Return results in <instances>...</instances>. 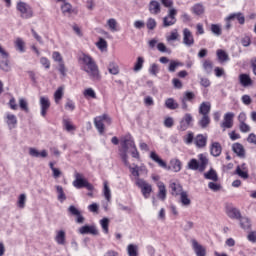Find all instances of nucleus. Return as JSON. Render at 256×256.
<instances>
[{
    "label": "nucleus",
    "instance_id": "1",
    "mask_svg": "<svg viewBox=\"0 0 256 256\" xmlns=\"http://www.w3.org/2000/svg\"><path fill=\"white\" fill-rule=\"evenodd\" d=\"M129 153L134 159H139V151L131 134H127L120 140L119 156L126 167H129Z\"/></svg>",
    "mask_w": 256,
    "mask_h": 256
},
{
    "label": "nucleus",
    "instance_id": "2",
    "mask_svg": "<svg viewBox=\"0 0 256 256\" xmlns=\"http://www.w3.org/2000/svg\"><path fill=\"white\" fill-rule=\"evenodd\" d=\"M78 63L80 65L81 71H84L91 79V81H99L101 79V72L99 71V66L97 62L91 55L82 53L78 57Z\"/></svg>",
    "mask_w": 256,
    "mask_h": 256
},
{
    "label": "nucleus",
    "instance_id": "3",
    "mask_svg": "<svg viewBox=\"0 0 256 256\" xmlns=\"http://www.w3.org/2000/svg\"><path fill=\"white\" fill-rule=\"evenodd\" d=\"M207 165H209V159L207 158V156L205 154H199L198 160L195 158L190 159L187 164V169L203 173V171L207 169Z\"/></svg>",
    "mask_w": 256,
    "mask_h": 256
},
{
    "label": "nucleus",
    "instance_id": "4",
    "mask_svg": "<svg viewBox=\"0 0 256 256\" xmlns=\"http://www.w3.org/2000/svg\"><path fill=\"white\" fill-rule=\"evenodd\" d=\"M75 180L73 181L72 185L76 189H83L85 187L88 191H93L94 187L93 184L89 183L85 176L79 172L74 173Z\"/></svg>",
    "mask_w": 256,
    "mask_h": 256
},
{
    "label": "nucleus",
    "instance_id": "5",
    "mask_svg": "<svg viewBox=\"0 0 256 256\" xmlns=\"http://www.w3.org/2000/svg\"><path fill=\"white\" fill-rule=\"evenodd\" d=\"M107 125H111V117H109V115L107 114H103L101 116H97L94 119V125L98 131V133H100V135H103V133H105V124Z\"/></svg>",
    "mask_w": 256,
    "mask_h": 256
},
{
    "label": "nucleus",
    "instance_id": "6",
    "mask_svg": "<svg viewBox=\"0 0 256 256\" xmlns=\"http://www.w3.org/2000/svg\"><path fill=\"white\" fill-rule=\"evenodd\" d=\"M136 185L141 189L144 199L151 197V193L153 192V186H151V184L141 178H136Z\"/></svg>",
    "mask_w": 256,
    "mask_h": 256
},
{
    "label": "nucleus",
    "instance_id": "7",
    "mask_svg": "<svg viewBox=\"0 0 256 256\" xmlns=\"http://www.w3.org/2000/svg\"><path fill=\"white\" fill-rule=\"evenodd\" d=\"M16 9L19 11L22 19H31V17H33V10L31 9V6L25 2H18Z\"/></svg>",
    "mask_w": 256,
    "mask_h": 256
},
{
    "label": "nucleus",
    "instance_id": "8",
    "mask_svg": "<svg viewBox=\"0 0 256 256\" xmlns=\"http://www.w3.org/2000/svg\"><path fill=\"white\" fill-rule=\"evenodd\" d=\"M177 9L171 8L168 10L167 16L163 18V27H171L177 23Z\"/></svg>",
    "mask_w": 256,
    "mask_h": 256
},
{
    "label": "nucleus",
    "instance_id": "9",
    "mask_svg": "<svg viewBox=\"0 0 256 256\" xmlns=\"http://www.w3.org/2000/svg\"><path fill=\"white\" fill-rule=\"evenodd\" d=\"M189 127H193V116L191 113H186L181 119L178 129L180 131H187Z\"/></svg>",
    "mask_w": 256,
    "mask_h": 256
},
{
    "label": "nucleus",
    "instance_id": "10",
    "mask_svg": "<svg viewBox=\"0 0 256 256\" xmlns=\"http://www.w3.org/2000/svg\"><path fill=\"white\" fill-rule=\"evenodd\" d=\"M191 243L196 256H207V249L203 245L199 244L197 240L192 239Z\"/></svg>",
    "mask_w": 256,
    "mask_h": 256
},
{
    "label": "nucleus",
    "instance_id": "11",
    "mask_svg": "<svg viewBox=\"0 0 256 256\" xmlns=\"http://www.w3.org/2000/svg\"><path fill=\"white\" fill-rule=\"evenodd\" d=\"M235 117V114L233 112H227L224 115V120L220 124V127L225 131V129H231L233 127V118Z\"/></svg>",
    "mask_w": 256,
    "mask_h": 256
},
{
    "label": "nucleus",
    "instance_id": "12",
    "mask_svg": "<svg viewBox=\"0 0 256 256\" xmlns=\"http://www.w3.org/2000/svg\"><path fill=\"white\" fill-rule=\"evenodd\" d=\"M183 43L186 47H193L195 45V38L193 37V33L188 28L183 30Z\"/></svg>",
    "mask_w": 256,
    "mask_h": 256
},
{
    "label": "nucleus",
    "instance_id": "13",
    "mask_svg": "<svg viewBox=\"0 0 256 256\" xmlns=\"http://www.w3.org/2000/svg\"><path fill=\"white\" fill-rule=\"evenodd\" d=\"M234 174L238 175L240 179H249V168H247V164L243 163L238 165Z\"/></svg>",
    "mask_w": 256,
    "mask_h": 256
},
{
    "label": "nucleus",
    "instance_id": "14",
    "mask_svg": "<svg viewBox=\"0 0 256 256\" xmlns=\"http://www.w3.org/2000/svg\"><path fill=\"white\" fill-rule=\"evenodd\" d=\"M49 107H51V101H49V97L41 96L40 97V109L42 117L47 116V111H49Z\"/></svg>",
    "mask_w": 256,
    "mask_h": 256
},
{
    "label": "nucleus",
    "instance_id": "15",
    "mask_svg": "<svg viewBox=\"0 0 256 256\" xmlns=\"http://www.w3.org/2000/svg\"><path fill=\"white\" fill-rule=\"evenodd\" d=\"M80 235H99V230L95 226L85 225L78 229Z\"/></svg>",
    "mask_w": 256,
    "mask_h": 256
},
{
    "label": "nucleus",
    "instance_id": "16",
    "mask_svg": "<svg viewBox=\"0 0 256 256\" xmlns=\"http://www.w3.org/2000/svg\"><path fill=\"white\" fill-rule=\"evenodd\" d=\"M126 167L130 169L131 175H133V177H136V179H139L141 175L140 173H147V168H145V166L134 165V167H132L129 163V166Z\"/></svg>",
    "mask_w": 256,
    "mask_h": 256
},
{
    "label": "nucleus",
    "instance_id": "17",
    "mask_svg": "<svg viewBox=\"0 0 256 256\" xmlns=\"http://www.w3.org/2000/svg\"><path fill=\"white\" fill-rule=\"evenodd\" d=\"M5 122L10 130L15 129L17 127V116L8 112L5 116Z\"/></svg>",
    "mask_w": 256,
    "mask_h": 256
},
{
    "label": "nucleus",
    "instance_id": "18",
    "mask_svg": "<svg viewBox=\"0 0 256 256\" xmlns=\"http://www.w3.org/2000/svg\"><path fill=\"white\" fill-rule=\"evenodd\" d=\"M148 9L151 15H159L161 13V3L157 0H152L148 5Z\"/></svg>",
    "mask_w": 256,
    "mask_h": 256
},
{
    "label": "nucleus",
    "instance_id": "19",
    "mask_svg": "<svg viewBox=\"0 0 256 256\" xmlns=\"http://www.w3.org/2000/svg\"><path fill=\"white\" fill-rule=\"evenodd\" d=\"M232 151L240 157V159H245V147L241 143H234L232 145Z\"/></svg>",
    "mask_w": 256,
    "mask_h": 256
},
{
    "label": "nucleus",
    "instance_id": "20",
    "mask_svg": "<svg viewBox=\"0 0 256 256\" xmlns=\"http://www.w3.org/2000/svg\"><path fill=\"white\" fill-rule=\"evenodd\" d=\"M226 214L230 219H241V212L233 206L226 207Z\"/></svg>",
    "mask_w": 256,
    "mask_h": 256
},
{
    "label": "nucleus",
    "instance_id": "21",
    "mask_svg": "<svg viewBox=\"0 0 256 256\" xmlns=\"http://www.w3.org/2000/svg\"><path fill=\"white\" fill-rule=\"evenodd\" d=\"M199 115H209L211 113V102H202L198 108Z\"/></svg>",
    "mask_w": 256,
    "mask_h": 256
},
{
    "label": "nucleus",
    "instance_id": "22",
    "mask_svg": "<svg viewBox=\"0 0 256 256\" xmlns=\"http://www.w3.org/2000/svg\"><path fill=\"white\" fill-rule=\"evenodd\" d=\"M170 189H171V195L174 197H178V195H181V193H184L183 186L179 183L172 182L170 183Z\"/></svg>",
    "mask_w": 256,
    "mask_h": 256
},
{
    "label": "nucleus",
    "instance_id": "23",
    "mask_svg": "<svg viewBox=\"0 0 256 256\" xmlns=\"http://www.w3.org/2000/svg\"><path fill=\"white\" fill-rule=\"evenodd\" d=\"M48 155L49 153L47 152V150H42L41 152H39V150H37L36 148H29L30 157H41L42 159H45V157H48Z\"/></svg>",
    "mask_w": 256,
    "mask_h": 256
},
{
    "label": "nucleus",
    "instance_id": "24",
    "mask_svg": "<svg viewBox=\"0 0 256 256\" xmlns=\"http://www.w3.org/2000/svg\"><path fill=\"white\" fill-rule=\"evenodd\" d=\"M55 241L58 245H65L67 243V237L65 234V230L56 231Z\"/></svg>",
    "mask_w": 256,
    "mask_h": 256
},
{
    "label": "nucleus",
    "instance_id": "25",
    "mask_svg": "<svg viewBox=\"0 0 256 256\" xmlns=\"http://www.w3.org/2000/svg\"><path fill=\"white\" fill-rule=\"evenodd\" d=\"M239 83L242 87H250V85H253V80H251V76L248 74H240Z\"/></svg>",
    "mask_w": 256,
    "mask_h": 256
},
{
    "label": "nucleus",
    "instance_id": "26",
    "mask_svg": "<svg viewBox=\"0 0 256 256\" xmlns=\"http://www.w3.org/2000/svg\"><path fill=\"white\" fill-rule=\"evenodd\" d=\"M198 125L201 129H207L211 125V117L209 115H202L198 121Z\"/></svg>",
    "mask_w": 256,
    "mask_h": 256
},
{
    "label": "nucleus",
    "instance_id": "27",
    "mask_svg": "<svg viewBox=\"0 0 256 256\" xmlns=\"http://www.w3.org/2000/svg\"><path fill=\"white\" fill-rule=\"evenodd\" d=\"M150 159H152V161L157 163L159 165V167H162V169H167V163L165 161H163V159H160L159 155H157V153L152 151L150 153Z\"/></svg>",
    "mask_w": 256,
    "mask_h": 256
},
{
    "label": "nucleus",
    "instance_id": "28",
    "mask_svg": "<svg viewBox=\"0 0 256 256\" xmlns=\"http://www.w3.org/2000/svg\"><path fill=\"white\" fill-rule=\"evenodd\" d=\"M221 144L219 142H213L211 144L210 153L213 155V157H219L221 155Z\"/></svg>",
    "mask_w": 256,
    "mask_h": 256
},
{
    "label": "nucleus",
    "instance_id": "29",
    "mask_svg": "<svg viewBox=\"0 0 256 256\" xmlns=\"http://www.w3.org/2000/svg\"><path fill=\"white\" fill-rule=\"evenodd\" d=\"M235 19H237V21L240 23V25L245 24V16H243L241 14V12L230 14L227 17V21H235Z\"/></svg>",
    "mask_w": 256,
    "mask_h": 256
},
{
    "label": "nucleus",
    "instance_id": "30",
    "mask_svg": "<svg viewBox=\"0 0 256 256\" xmlns=\"http://www.w3.org/2000/svg\"><path fill=\"white\" fill-rule=\"evenodd\" d=\"M158 189V198L161 199V201H165V199H167V188L165 187V184L163 182H159Z\"/></svg>",
    "mask_w": 256,
    "mask_h": 256
},
{
    "label": "nucleus",
    "instance_id": "31",
    "mask_svg": "<svg viewBox=\"0 0 256 256\" xmlns=\"http://www.w3.org/2000/svg\"><path fill=\"white\" fill-rule=\"evenodd\" d=\"M165 107L171 111H174V109L179 108V103H177V101H175L173 98H167L165 101Z\"/></svg>",
    "mask_w": 256,
    "mask_h": 256
},
{
    "label": "nucleus",
    "instance_id": "32",
    "mask_svg": "<svg viewBox=\"0 0 256 256\" xmlns=\"http://www.w3.org/2000/svg\"><path fill=\"white\" fill-rule=\"evenodd\" d=\"M180 203L183 207H189L191 205V199H189V194L186 191L180 194Z\"/></svg>",
    "mask_w": 256,
    "mask_h": 256
},
{
    "label": "nucleus",
    "instance_id": "33",
    "mask_svg": "<svg viewBox=\"0 0 256 256\" xmlns=\"http://www.w3.org/2000/svg\"><path fill=\"white\" fill-rule=\"evenodd\" d=\"M128 256H139V246L136 244H129L127 246Z\"/></svg>",
    "mask_w": 256,
    "mask_h": 256
},
{
    "label": "nucleus",
    "instance_id": "34",
    "mask_svg": "<svg viewBox=\"0 0 256 256\" xmlns=\"http://www.w3.org/2000/svg\"><path fill=\"white\" fill-rule=\"evenodd\" d=\"M3 60L0 61V69L9 73L11 71V65H9V57H2Z\"/></svg>",
    "mask_w": 256,
    "mask_h": 256
},
{
    "label": "nucleus",
    "instance_id": "35",
    "mask_svg": "<svg viewBox=\"0 0 256 256\" xmlns=\"http://www.w3.org/2000/svg\"><path fill=\"white\" fill-rule=\"evenodd\" d=\"M56 188V192H57V199L58 201H60V203H63L64 201H66L67 196L65 195V191H63V186H55Z\"/></svg>",
    "mask_w": 256,
    "mask_h": 256
},
{
    "label": "nucleus",
    "instance_id": "36",
    "mask_svg": "<svg viewBox=\"0 0 256 256\" xmlns=\"http://www.w3.org/2000/svg\"><path fill=\"white\" fill-rule=\"evenodd\" d=\"M204 177L209 181H219V176L217 175V172L214 169H210V171L204 173Z\"/></svg>",
    "mask_w": 256,
    "mask_h": 256
},
{
    "label": "nucleus",
    "instance_id": "37",
    "mask_svg": "<svg viewBox=\"0 0 256 256\" xmlns=\"http://www.w3.org/2000/svg\"><path fill=\"white\" fill-rule=\"evenodd\" d=\"M216 55L220 63H225V61H229V54H227V52H225L224 50L218 49Z\"/></svg>",
    "mask_w": 256,
    "mask_h": 256
},
{
    "label": "nucleus",
    "instance_id": "38",
    "mask_svg": "<svg viewBox=\"0 0 256 256\" xmlns=\"http://www.w3.org/2000/svg\"><path fill=\"white\" fill-rule=\"evenodd\" d=\"M192 12L194 15H203V13H205V6L201 3H197L192 7Z\"/></svg>",
    "mask_w": 256,
    "mask_h": 256
},
{
    "label": "nucleus",
    "instance_id": "39",
    "mask_svg": "<svg viewBox=\"0 0 256 256\" xmlns=\"http://www.w3.org/2000/svg\"><path fill=\"white\" fill-rule=\"evenodd\" d=\"M104 188H103V195L108 201V203L111 201V188H109V183L107 181H104Z\"/></svg>",
    "mask_w": 256,
    "mask_h": 256
},
{
    "label": "nucleus",
    "instance_id": "40",
    "mask_svg": "<svg viewBox=\"0 0 256 256\" xmlns=\"http://www.w3.org/2000/svg\"><path fill=\"white\" fill-rule=\"evenodd\" d=\"M195 145L196 147H205V145H207V137L203 136V135H198L195 138Z\"/></svg>",
    "mask_w": 256,
    "mask_h": 256
},
{
    "label": "nucleus",
    "instance_id": "41",
    "mask_svg": "<svg viewBox=\"0 0 256 256\" xmlns=\"http://www.w3.org/2000/svg\"><path fill=\"white\" fill-rule=\"evenodd\" d=\"M145 63V58L139 56L134 64V68L133 71H135V73L141 71V69H143V64Z\"/></svg>",
    "mask_w": 256,
    "mask_h": 256
},
{
    "label": "nucleus",
    "instance_id": "42",
    "mask_svg": "<svg viewBox=\"0 0 256 256\" xmlns=\"http://www.w3.org/2000/svg\"><path fill=\"white\" fill-rule=\"evenodd\" d=\"M64 89L63 86H60L54 93V101L55 103L59 104V102L61 101V99H63V95H64Z\"/></svg>",
    "mask_w": 256,
    "mask_h": 256
},
{
    "label": "nucleus",
    "instance_id": "43",
    "mask_svg": "<svg viewBox=\"0 0 256 256\" xmlns=\"http://www.w3.org/2000/svg\"><path fill=\"white\" fill-rule=\"evenodd\" d=\"M210 31L215 35L216 37H221L223 31L221 30L220 24H211Z\"/></svg>",
    "mask_w": 256,
    "mask_h": 256
},
{
    "label": "nucleus",
    "instance_id": "44",
    "mask_svg": "<svg viewBox=\"0 0 256 256\" xmlns=\"http://www.w3.org/2000/svg\"><path fill=\"white\" fill-rule=\"evenodd\" d=\"M110 75H119V65L115 62H110L108 65Z\"/></svg>",
    "mask_w": 256,
    "mask_h": 256
},
{
    "label": "nucleus",
    "instance_id": "45",
    "mask_svg": "<svg viewBox=\"0 0 256 256\" xmlns=\"http://www.w3.org/2000/svg\"><path fill=\"white\" fill-rule=\"evenodd\" d=\"M239 220H240V227H242V229L244 230L251 229V221L249 220V218L240 216Z\"/></svg>",
    "mask_w": 256,
    "mask_h": 256
},
{
    "label": "nucleus",
    "instance_id": "46",
    "mask_svg": "<svg viewBox=\"0 0 256 256\" xmlns=\"http://www.w3.org/2000/svg\"><path fill=\"white\" fill-rule=\"evenodd\" d=\"M177 67H183V63L179 62V61H170L169 67H168V71L170 73H175V71H177Z\"/></svg>",
    "mask_w": 256,
    "mask_h": 256
},
{
    "label": "nucleus",
    "instance_id": "47",
    "mask_svg": "<svg viewBox=\"0 0 256 256\" xmlns=\"http://www.w3.org/2000/svg\"><path fill=\"white\" fill-rule=\"evenodd\" d=\"M15 47L20 53H25V42L21 38L15 40Z\"/></svg>",
    "mask_w": 256,
    "mask_h": 256
},
{
    "label": "nucleus",
    "instance_id": "48",
    "mask_svg": "<svg viewBox=\"0 0 256 256\" xmlns=\"http://www.w3.org/2000/svg\"><path fill=\"white\" fill-rule=\"evenodd\" d=\"M170 164L175 173H179V171H181V160L179 159L171 160Z\"/></svg>",
    "mask_w": 256,
    "mask_h": 256
},
{
    "label": "nucleus",
    "instance_id": "49",
    "mask_svg": "<svg viewBox=\"0 0 256 256\" xmlns=\"http://www.w3.org/2000/svg\"><path fill=\"white\" fill-rule=\"evenodd\" d=\"M107 25L112 33L119 31V29H117V20H115L114 18L108 19Z\"/></svg>",
    "mask_w": 256,
    "mask_h": 256
},
{
    "label": "nucleus",
    "instance_id": "50",
    "mask_svg": "<svg viewBox=\"0 0 256 256\" xmlns=\"http://www.w3.org/2000/svg\"><path fill=\"white\" fill-rule=\"evenodd\" d=\"M19 107L24 113H29V102H27L25 98L19 99Z\"/></svg>",
    "mask_w": 256,
    "mask_h": 256
},
{
    "label": "nucleus",
    "instance_id": "51",
    "mask_svg": "<svg viewBox=\"0 0 256 256\" xmlns=\"http://www.w3.org/2000/svg\"><path fill=\"white\" fill-rule=\"evenodd\" d=\"M25 203H27V195L20 194L17 201L19 209H25Z\"/></svg>",
    "mask_w": 256,
    "mask_h": 256
},
{
    "label": "nucleus",
    "instance_id": "52",
    "mask_svg": "<svg viewBox=\"0 0 256 256\" xmlns=\"http://www.w3.org/2000/svg\"><path fill=\"white\" fill-rule=\"evenodd\" d=\"M61 10H62V13H63L64 15L71 14V13H73V6H71L70 3L65 2V3L61 6Z\"/></svg>",
    "mask_w": 256,
    "mask_h": 256
},
{
    "label": "nucleus",
    "instance_id": "53",
    "mask_svg": "<svg viewBox=\"0 0 256 256\" xmlns=\"http://www.w3.org/2000/svg\"><path fill=\"white\" fill-rule=\"evenodd\" d=\"M148 71H149L150 75L157 77V75L159 74V71H160L159 65L155 64V63L151 64Z\"/></svg>",
    "mask_w": 256,
    "mask_h": 256
},
{
    "label": "nucleus",
    "instance_id": "54",
    "mask_svg": "<svg viewBox=\"0 0 256 256\" xmlns=\"http://www.w3.org/2000/svg\"><path fill=\"white\" fill-rule=\"evenodd\" d=\"M84 97H90V99H96L97 94L95 93V90L93 88H87L83 92Z\"/></svg>",
    "mask_w": 256,
    "mask_h": 256
},
{
    "label": "nucleus",
    "instance_id": "55",
    "mask_svg": "<svg viewBox=\"0 0 256 256\" xmlns=\"http://www.w3.org/2000/svg\"><path fill=\"white\" fill-rule=\"evenodd\" d=\"M100 225L104 233H109V218H103L102 220H100Z\"/></svg>",
    "mask_w": 256,
    "mask_h": 256
},
{
    "label": "nucleus",
    "instance_id": "56",
    "mask_svg": "<svg viewBox=\"0 0 256 256\" xmlns=\"http://www.w3.org/2000/svg\"><path fill=\"white\" fill-rule=\"evenodd\" d=\"M96 47H98L100 51H107V41L103 38H100L99 41L96 43Z\"/></svg>",
    "mask_w": 256,
    "mask_h": 256
},
{
    "label": "nucleus",
    "instance_id": "57",
    "mask_svg": "<svg viewBox=\"0 0 256 256\" xmlns=\"http://www.w3.org/2000/svg\"><path fill=\"white\" fill-rule=\"evenodd\" d=\"M203 69L206 71V73H211V71H213V62L210 60H205L203 62Z\"/></svg>",
    "mask_w": 256,
    "mask_h": 256
},
{
    "label": "nucleus",
    "instance_id": "58",
    "mask_svg": "<svg viewBox=\"0 0 256 256\" xmlns=\"http://www.w3.org/2000/svg\"><path fill=\"white\" fill-rule=\"evenodd\" d=\"M146 27L150 31H153V29H155V27H157V21L154 18H148V20L146 22Z\"/></svg>",
    "mask_w": 256,
    "mask_h": 256
},
{
    "label": "nucleus",
    "instance_id": "59",
    "mask_svg": "<svg viewBox=\"0 0 256 256\" xmlns=\"http://www.w3.org/2000/svg\"><path fill=\"white\" fill-rule=\"evenodd\" d=\"M63 125L64 128L66 129V131L70 132V131H75V127L73 126V124L69 121V119H64L63 120Z\"/></svg>",
    "mask_w": 256,
    "mask_h": 256
},
{
    "label": "nucleus",
    "instance_id": "60",
    "mask_svg": "<svg viewBox=\"0 0 256 256\" xmlns=\"http://www.w3.org/2000/svg\"><path fill=\"white\" fill-rule=\"evenodd\" d=\"M239 130L241 131V133H249V131H251V126H249L245 122H242L239 124Z\"/></svg>",
    "mask_w": 256,
    "mask_h": 256
},
{
    "label": "nucleus",
    "instance_id": "61",
    "mask_svg": "<svg viewBox=\"0 0 256 256\" xmlns=\"http://www.w3.org/2000/svg\"><path fill=\"white\" fill-rule=\"evenodd\" d=\"M175 125V120L172 117H166L164 120V126L167 127V129H171Z\"/></svg>",
    "mask_w": 256,
    "mask_h": 256
},
{
    "label": "nucleus",
    "instance_id": "62",
    "mask_svg": "<svg viewBox=\"0 0 256 256\" xmlns=\"http://www.w3.org/2000/svg\"><path fill=\"white\" fill-rule=\"evenodd\" d=\"M65 109L67 111H75V102L73 100H67L65 104Z\"/></svg>",
    "mask_w": 256,
    "mask_h": 256
},
{
    "label": "nucleus",
    "instance_id": "63",
    "mask_svg": "<svg viewBox=\"0 0 256 256\" xmlns=\"http://www.w3.org/2000/svg\"><path fill=\"white\" fill-rule=\"evenodd\" d=\"M52 58L54 61H56V63H63V56H61V53L58 51L53 52Z\"/></svg>",
    "mask_w": 256,
    "mask_h": 256
},
{
    "label": "nucleus",
    "instance_id": "64",
    "mask_svg": "<svg viewBox=\"0 0 256 256\" xmlns=\"http://www.w3.org/2000/svg\"><path fill=\"white\" fill-rule=\"evenodd\" d=\"M208 187H209V189H211V191H214V192H217V191L221 190V185L217 184L215 182H209Z\"/></svg>",
    "mask_w": 256,
    "mask_h": 256
}]
</instances>
